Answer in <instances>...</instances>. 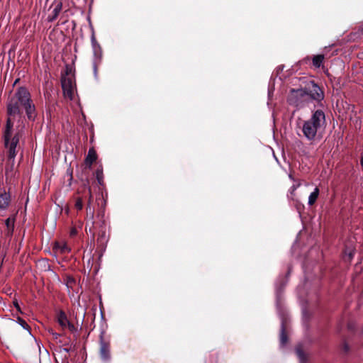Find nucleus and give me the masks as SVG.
Here are the masks:
<instances>
[{
    "label": "nucleus",
    "mask_w": 363,
    "mask_h": 363,
    "mask_svg": "<svg viewBox=\"0 0 363 363\" xmlns=\"http://www.w3.org/2000/svg\"><path fill=\"white\" fill-rule=\"evenodd\" d=\"M21 108L25 111L28 121H34L36 119L38 113L35 105L30 93L25 86L18 87L6 105L7 118L3 132L4 145L7 156L6 175L13 172L16 157L21 150L20 139L23 135L25 125Z\"/></svg>",
    "instance_id": "obj_1"
},
{
    "label": "nucleus",
    "mask_w": 363,
    "mask_h": 363,
    "mask_svg": "<svg viewBox=\"0 0 363 363\" xmlns=\"http://www.w3.org/2000/svg\"><path fill=\"white\" fill-rule=\"evenodd\" d=\"M325 125V113L318 109L315 111L311 116L306 120L303 121L301 123V131L303 136L308 141H315L321 136V130Z\"/></svg>",
    "instance_id": "obj_2"
},
{
    "label": "nucleus",
    "mask_w": 363,
    "mask_h": 363,
    "mask_svg": "<svg viewBox=\"0 0 363 363\" xmlns=\"http://www.w3.org/2000/svg\"><path fill=\"white\" fill-rule=\"evenodd\" d=\"M74 72L75 69L72 65L67 64L65 73L61 74V85L64 96L70 100L74 99L76 89Z\"/></svg>",
    "instance_id": "obj_3"
},
{
    "label": "nucleus",
    "mask_w": 363,
    "mask_h": 363,
    "mask_svg": "<svg viewBox=\"0 0 363 363\" xmlns=\"http://www.w3.org/2000/svg\"><path fill=\"white\" fill-rule=\"evenodd\" d=\"M308 97L307 89H291L287 97V102L296 108H301L310 103Z\"/></svg>",
    "instance_id": "obj_4"
},
{
    "label": "nucleus",
    "mask_w": 363,
    "mask_h": 363,
    "mask_svg": "<svg viewBox=\"0 0 363 363\" xmlns=\"http://www.w3.org/2000/svg\"><path fill=\"white\" fill-rule=\"evenodd\" d=\"M88 192H89V201L88 204L86 206V211L87 215L90 216V219L91 220V225L93 227H102V225H106V220L104 218L105 216V205H106V201L102 199V206L100 208V209L98 211L96 214V219L98 220H94V209L91 206V202L92 200V194L91 188L88 187Z\"/></svg>",
    "instance_id": "obj_5"
},
{
    "label": "nucleus",
    "mask_w": 363,
    "mask_h": 363,
    "mask_svg": "<svg viewBox=\"0 0 363 363\" xmlns=\"http://www.w3.org/2000/svg\"><path fill=\"white\" fill-rule=\"evenodd\" d=\"M307 89V94L308 95V100L310 102L315 101L320 106H323L322 101L324 99L325 95L324 91L321 89V88L313 81H311L308 84V87Z\"/></svg>",
    "instance_id": "obj_6"
},
{
    "label": "nucleus",
    "mask_w": 363,
    "mask_h": 363,
    "mask_svg": "<svg viewBox=\"0 0 363 363\" xmlns=\"http://www.w3.org/2000/svg\"><path fill=\"white\" fill-rule=\"evenodd\" d=\"M105 332L102 330L99 335V354L104 362H109L111 359L110 341L104 338Z\"/></svg>",
    "instance_id": "obj_7"
},
{
    "label": "nucleus",
    "mask_w": 363,
    "mask_h": 363,
    "mask_svg": "<svg viewBox=\"0 0 363 363\" xmlns=\"http://www.w3.org/2000/svg\"><path fill=\"white\" fill-rule=\"evenodd\" d=\"M62 9V3L60 1L54 2L50 7V13L48 16L47 21L52 22L57 19Z\"/></svg>",
    "instance_id": "obj_8"
},
{
    "label": "nucleus",
    "mask_w": 363,
    "mask_h": 363,
    "mask_svg": "<svg viewBox=\"0 0 363 363\" xmlns=\"http://www.w3.org/2000/svg\"><path fill=\"white\" fill-rule=\"evenodd\" d=\"M91 46H92V50H93V52H94V56L96 60H97L99 62H101V57H102V50H101L100 45L96 41V39L94 33L91 35Z\"/></svg>",
    "instance_id": "obj_9"
},
{
    "label": "nucleus",
    "mask_w": 363,
    "mask_h": 363,
    "mask_svg": "<svg viewBox=\"0 0 363 363\" xmlns=\"http://www.w3.org/2000/svg\"><path fill=\"white\" fill-rule=\"evenodd\" d=\"M11 201V196L9 192L5 190L0 193V210L4 211L9 206Z\"/></svg>",
    "instance_id": "obj_10"
},
{
    "label": "nucleus",
    "mask_w": 363,
    "mask_h": 363,
    "mask_svg": "<svg viewBox=\"0 0 363 363\" xmlns=\"http://www.w3.org/2000/svg\"><path fill=\"white\" fill-rule=\"evenodd\" d=\"M97 160V155L94 147L89 148L88 153L86 156L84 162L85 164L91 168L93 163Z\"/></svg>",
    "instance_id": "obj_11"
},
{
    "label": "nucleus",
    "mask_w": 363,
    "mask_h": 363,
    "mask_svg": "<svg viewBox=\"0 0 363 363\" xmlns=\"http://www.w3.org/2000/svg\"><path fill=\"white\" fill-rule=\"evenodd\" d=\"M98 228H99V231L98 233L97 242L100 246L104 247L108 242V236L106 235V226L102 225V227Z\"/></svg>",
    "instance_id": "obj_12"
},
{
    "label": "nucleus",
    "mask_w": 363,
    "mask_h": 363,
    "mask_svg": "<svg viewBox=\"0 0 363 363\" xmlns=\"http://www.w3.org/2000/svg\"><path fill=\"white\" fill-rule=\"evenodd\" d=\"M57 320L59 325L62 328H67V325L69 320L67 318L66 313L63 311H60L57 315Z\"/></svg>",
    "instance_id": "obj_13"
},
{
    "label": "nucleus",
    "mask_w": 363,
    "mask_h": 363,
    "mask_svg": "<svg viewBox=\"0 0 363 363\" xmlns=\"http://www.w3.org/2000/svg\"><path fill=\"white\" fill-rule=\"evenodd\" d=\"M218 354L216 352H209L206 354L203 363H218Z\"/></svg>",
    "instance_id": "obj_14"
},
{
    "label": "nucleus",
    "mask_w": 363,
    "mask_h": 363,
    "mask_svg": "<svg viewBox=\"0 0 363 363\" xmlns=\"http://www.w3.org/2000/svg\"><path fill=\"white\" fill-rule=\"evenodd\" d=\"M319 193H320V191L318 187H315L313 191L311 193V194L308 196V203L309 206H312L315 203L316 200L318 198Z\"/></svg>",
    "instance_id": "obj_15"
},
{
    "label": "nucleus",
    "mask_w": 363,
    "mask_h": 363,
    "mask_svg": "<svg viewBox=\"0 0 363 363\" xmlns=\"http://www.w3.org/2000/svg\"><path fill=\"white\" fill-rule=\"evenodd\" d=\"M325 59V57L323 55H314L312 59L313 65L315 68H319L322 65L323 60Z\"/></svg>",
    "instance_id": "obj_16"
},
{
    "label": "nucleus",
    "mask_w": 363,
    "mask_h": 363,
    "mask_svg": "<svg viewBox=\"0 0 363 363\" xmlns=\"http://www.w3.org/2000/svg\"><path fill=\"white\" fill-rule=\"evenodd\" d=\"M288 341L287 335L285 331V327L284 323L281 324V333H280V343L281 346H284Z\"/></svg>",
    "instance_id": "obj_17"
},
{
    "label": "nucleus",
    "mask_w": 363,
    "mask_h": 363,
    "mask_svg": "<svg viewBox=\"0 0 363 363\" xmlns=\"http://www.w3.org/2000/svg\"><path fill=\"white\" fill-rule=\"evenodd\" d=\"M301 185L300 182H296L289 189L288 198L293 200L296 190Z\"/></svg>",
    "instance_id": "obj_18"
},
{
    "label": "nucleus",
    "mask_w": 363,
    "mask_h": 363,
    "mask_svg": "<svg viewBox=\"0 0 363 363\" xmlns=\"http://www.w3.org/2000/svg\"><path fill=\"white\" fill-rule=\"evenodd\" d=\"M96 180L100 185L104 184V174H103V168L99 167L96 169L95 172Z\"/></svg>",
    "instance_id": "obj_19"
},
{
    "label": "nucleus",
    "mask_w": 363,
    "mask_h": 363,
    "mask_svg": "<svg viewBox=\"0 0 363 363\" xmlns=\"http://www.w3.org/2000/svg\"><path fill=\"white\" fill-rule=\"evenodd\" d=\"M16 323H18L23 329L28 330L30 333V327L23 318L21 317H17Z\"/></svg>",
    "instance_id": "obj_20"
},
{
    "label": "nucleus",
    "mask_w": 363,
    "mask_h": 363,
    "mask_svg": "<svg viewBox=\"0 0 363 363\" xmlns=\"http://www.w3.org/2000/svg\"><path fill=\"white\" fill-rule=\"evenodd\" d=\"M56 248L59 249L62 253H66L70 251V249L65 243H57Z\"/></svg>",
    "instance_id": "obj_21"
},
{
    "label": "nucleus",
    "mask_w": 363,
    "mask_h": 363,
    "mask_svg": "<svg viewBox=\"0 0 363 363\" xmlns=\"http://www.w3.org/2000/svg\"><path fill=\"white\" fill-rule=\"evenodd\" d=\"M64 281L68 288L72 287L75 284V279L70 276H67Z\"/></svg>",
    "instance_id": "obj_22"
},
{
    "label": "nucleus",
    "mask_w": 363,
    "mask_h": 363,
    "mask_svg": "<svg viewBox=\"0 0 363 363\" xmlns=\"http://www.w3.org/2000/svg\"><path fill=\"white\" fill-rule=\"evenodd\" d=\"M74 206L79 211L82 209V208H83V201H82V199L81 198L79 197V198L77 199L75 204H74Z\"/></svg>",
    "instance_id": "obj_23"
},
{
    "label": "nucleus",
    "mask_w": 363,
    "mask_h": 363,
    "mask_svg": "<svg viewBox=\"0 0 363 363\" xmlns=\"http://www.w3.org/2000/svg\"><path fill=\"white\" fill-rule=\"evenodd\" d=\"M296 352L300 360L303 362L305 359V354L301 348H296Z\"/></svg>",
    "instance_id": "obj_24"
},
{
    "label": "nucleus",
    "mask_w": 363,
    "mask_h": 363,
    "mask_svg": "<svg viewBox=\"0 0 363 363\" xmlns=\"http://www.w3.org/2000/svg\"><path fill=\"white\" fill-rule=\"evenodd\" d=\"M5 224L8 228H11L12 230H13V220H12L10 218L5 220Z\"/></svg>",
    "instance_id": "obj_25"
},
{
    "label": "nucleus",
    "mask_w": 363,
    "mask_h": 363,
    "mask_svg": "<svg viewBox=\"0 0 363 363\" xmlns=\"http://www.w3.org/2000/svg\"><path fill=\"white\" fill-rule=\"evenodd\" d=\"M99 62H99L97 60L95 59V60L93 63L94 72L95 75H96V74H97V64Z\"/></svg>",
    "instance_id": "obj_26"
},
{
    "label": "nucleus",
    "mask_w": 363,
    "mask_h": 363,
    "mask_svg": "<svg viewBox=\"0 0 363 363\" xmlns=\"http://www.w3.org/2000/svg\"><path fill=\"white\" fill-rule=\"evenodd\" d=\"M67 328L72 332H74L76 330L75 326L70 322L68 323Z\"/></svg>",
    "instance_id": "obj_27"
},
{
    "label": "nucleus",
    "mask_w": 363,
    "mask_h": 363,
    "mask_svg": "<svg viewBox=\"0 0 363 363\" xmlns=\"http://www.w3.org/2000/svg\"><path fill=\"white\" fill-rule=\"evenodd\" d=\"M13 305L15 306V308H16V310L20 313H23L21 309V307L18 304V302L16 300L13 301Z\"/></svg>",
    "instance_id": "obj_28"
},
{
    "label": "nucleus",
    "mask_w": 363,
    "mask_h": 363,
    "mask_svg": "<svg viewBox=\"0 0 363 363\" xmlns=\"http://www.w3.org/2000/svg\"><path fill=\"white\" fill-rule=\"evenodd\" d=\"M349 349H350V348H349L348 345H347L346 342H345V343L343 344V350H344V351H345V352H347L349 351Z\"/></svg>",
    "instance_id": "obj_29"
},
{
    "label": "nucleus",
    "mask_w": 363,
    "mask_h": 363,
    "mask_svg": "<svg viewBox=\"0 0 363 363\" xmlns=\"http://www.w3.org/2000/svg\"><path fill=\"white\" fill-rule=\"evenodd\" d=\"M51 334H52L53 338H55V339H57L60 335V334H58L55 332H53V331L51 332Z\"/></svg>",
    "instance_id": "obj_30"
},
{
    "label": "nucleus",
    "mask_w": 363,
    "mask_h": 363,
    "mask_svg": "<svg viewBox=\"0 0 363 363\" xmlns=\"http://www.w3.org/2000/svg\"><path fill=\"white\" fill-rule=\"evenodd\" d=\"M67 174L69 175V181H72V170H69L68 169L67 170ZM69 184H71V182H69Z\"/></svg>",
    "instance_id": "obj_31"
},
{
    "label": "nucleus",
    "mask_w": 363,
    "mask_h": 363,
    "mask_svg": "<svg viewBox=\"0 0 363 363\" xmlns=\"http://www.w3.org/2000/svg\"><path fill=\"white\" fill-rule=\"evenodd\" d=\"M289 179H291L292 181H294V182L296 183V180H295V179L293 177L292 174H289Z\"/></svg>",
    "instance_id": "obj_32"
},
{
    "label": "nucleus",
    "mask_w": 363,
    "mask_h": 363,
    "mask_svg": "<svg viewBox=\"0 0 363 363\" xmlns=\"http://www.w3.org/2000/svg\"><path fill=\"white\" fill-rule=\"evenodd\" d=\"M76 233H77V231H76V230H75V229L72 230V231H71V235H75Z\"/></svg>",
    "instance_id": "obj_33"
},
{
    "label": "nucleus",
    "mask_w": 363,
    "mask_h": 363,
    "mask_svg": "<svg viewBox=\"0 0 363 363\" xmlns=\"http://www.w3.org/2000/svg\"><path fill=\"white\" fill-rule=\"evenodd\" d=\"M62 350L66 352H69L70 351V349L68 348H63Z\"/></svg>",
    "instance_id": "obj_34"
},
{
    "label": "nucleus",
    "mask_w": 363,
    "mask_h": 363,
    "mask_svg": "<svg viewBox=\"0 0 363 363\" xmlns=\"http://www.w3.org/2000/svg\"><path fill=\"white\" fill-rule=\"evenodd\" d=\"M360 164L363 167V156L361 157Z\"/></svg>",
    "instance_id": "obj_35"
},
{
    "label": "nucleus",
    "mask_w": 363,
    "mask_h": 363,
    "mask_svg": "<svg viewBox=\"0 0 363 363\" xmlns=\"http://www.w3.org/2000/svg\"><path fill=\"white\" fill-rule=\"evenodd\" d=\"M19 81V79H16V81L14 82V84H16V83H18V82Z\"/></svg>",
    "instance_id": "obj_36"
},
{
    "label": "nucleus",
    "mask_w": 363,
    "mask_h": 363,
    "mask_svg": "<svg viewBox=\"0 0 363 363\" xmlns=\"http://www.w3.org/2000/svg\"><path fill=\"white\" fill-rule=\"evenodd\" d=\"M352 257V253H350V257L351 258Z\"/></svg>",
    "instance_id": "obj_37"
},
{
    "label": "nucleus",
    "mask_w": 363,
    "mask_h": 363,
    "mask_svg": "<svg viewBox=\"0 0 363 363\" xmlns=\"http://www.w3.org/2000/svg\"><path fill=\"white\" fill-rule=\"evenodd\" d=\"M361 31H362V33L363 34V26H362Z\"/></svg>",
    "instance_id": "obj_38"
}]
</instances>
